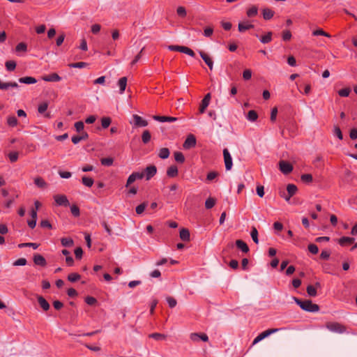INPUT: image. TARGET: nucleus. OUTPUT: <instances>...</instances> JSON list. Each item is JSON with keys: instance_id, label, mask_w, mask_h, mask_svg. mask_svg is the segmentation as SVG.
<instances>
[{"instance_id": "f257e3e1", "label": "nucleus", "mask_w": 357, "mask_h": 357, "mask_svg": "<svg viewBox=\"0 0 357 357\" xmlns=\"http://www.w3.org/2000/svg\"><path fill=\"white\" fill-rule=\"evenodd\" d=\"M168 49L171 51H178L183 53H185L190 56L194 57L195 54V52L190 48L185 46H179V45H169L168 46Z\"/></svg>"}, {"instance_id": "f03ea898", "label": "nucleus", "mask_w": 357, "mask_h": 357, "mask_svg": "<svg viewBox=\"0 0 357 357\" xmlns=\"http://www.w3.org/2000/svg\"><path fill=\"white\" fill-rule=\"evenodd\" d=\"M279 328H271L266 330L261 333H260L258 336H257L255 340H253L252 345L256 344L259 342L261 341L264 338L268 337L270 335L278 331Z\"/></svg>"}, {"instance_id": "7ed1b4c3", "label": "nucleus", "mask_w": 357, "mask_h": 357, "mask_svg": "<svg viewBox=\"0 0 357 357\" xmlns=\"http://www.w3.org/2000/svg\"><path fill=\"white\" fill-rule=\"evenodd\" d=\"M327 328L333 332L337 333H342L345 331V327L339 323L330 322L326 325Z\"/></svg>"}, {"instance_id": "20e7f679", "label": "nucleus", "mask_w": 357, "mask_h": 357, "mask_svg": "<svg viewBox=\"0 0 357 357\" xmlns=\"http://www.w3.org/2000/svg\"><path fill=\"white\" fill-rule=\"evenodd\" d=\"M224 162L227 170H230L232 168L233 162L231 156L227 149L223 150Z\"/></svg>"}, {"instance_id": "39448f33", "label": "nucleus", "mask_w": 357, "mask_h": 357, "mask_svg": "<svg viewBox=\"0 0 357 357\" xmlns=\"http://www.w3.org/2000/svg\"><path fill=\"white\" fill-rule=\"evenodd\" d=\"M279 168L280 170L284 174H289L293 170L292 165L289 162L284 160H280L279 162Z\"/></svg>"}, {"instance_id": "423d86ee", "label": "nucleus", "mask_w": 357, "mask_h": 357, "mask_svg": "<svg viewBox=\"0 0 357 357\" xmlns=\"http://www.w3.org/2000/svg\"><path fill=\"white\" fill-rule=\"evenodd\" d=\"M130 123H133L137 127H145L148 125V122L137 114L132 115Z\"/></svg>"}, {"instance_id": "0eeeda50", "label": "nucleus", "mask_w": 357, "mask_h": 357, "mask_svg": "<svg viewBox=\"0 0 357 357\" xmlns=\"http://www.w3.org/2000/svg\"><path fill=\"white\" fill-rule=\"evenodd\" d=\"M303 310L307 312H315L319 311V307L318 305L312 303L311 301L305 300V303Z\"/></svg>"}, {"instance_id": "6e6552de", "label": "nucleus", "mask_w": 357, "mask_h": 357, "mask_svg": "<svg viewBox=\"0 0 357 357\" xmlns=\"http://www.w3.org/2000/svg\"><path fill=\"white\" fill-rule=\"evenodd\" d=\"M157 172V168L155 165L148 166L143 172L146 179L148 181L151 179Z\"/></svg>"}, {"instance_id": "1a4fd4ad", "label": "nucleus", "mask_w": 357, "mask_h": 357, "mask_svg": "<svg viewBox=\"0 0 357 357\" xmlns=\"http://www.w3.org/2000/svg\"><path fill=\"white\" fill-rule=\"evenodd\" d=\"M54 199L57 205L59 206H68L69 202L66 196L63 195H56L54 196Z\"/></svg>"}, {"instance_id": "9d476101", "label": "nucleus", "mask_w": 357, "mask_h": 357, "mask_svg": "<svg viewBox=\"0 0 357 357\" xmlns=\"http://www.w3.org/2000/svg\"><path fill=\"white\" fill-rule=\"evenodd\" d=\"M196 145V139L194 135H190L188 136L187 139H185L183 147L186 149H190L192 147H194Z\"/></svg>"}, {"instance_id": "9b49d317", "label": "nucleus", "mask_w": 357, "mask_h": 357, "mask_svg": "<svg viewBox=\"0 0 357 357\" xmlns=\"http://www.w3.org/2000/svg\"><path fill=\"white\" fill-rule=\"evenodd\" d=\"M199 53L202 59L206 63V64L208 66V68L211 70H212L213 68V62L211 58L207 54H206L204 52H203L202 50H199Z\"/></svg>"}, {"instance_id": "f8f14e48", "label": "nucleus", "mask_w": 357, "mask_h": 357, "mask_svg": "<svg viewBox=\"0 0 357 357\" xmlns=\"http://www.w3.org/2000/svg\"><path fill=\"white\" fill-rule=\"evenodd\" d=\"M153 119L160 122H174L177 120L176 117L165 116H153Z\"/></svg>"}, {"instance_id": "ddd939ff", "label": "nucleus", "mask_w": 357, "mask_h": 357, "mask_svg": "<svg viewBox=\"0 0 357 357\" xmlns=\"http://www.w3.org/2000/svg\"><path fill=\"white\" fill-rule=\"evenodd\" d=\"M236 245L238 248L241 250L243 252L247 253L249 252V248L248 245L242 240H237L236 241Z\"/></svg>"}, {"instance_id": "4468645a", "label": "nucleus", "mask_w": 357, "mask_h": 357, "mask_svg": "<svg viewBox=\"0 0 357 357\" xmlns=\"http://www.w3.org/2000/svg\"><path fill=\"white\" fill-rule=\"evenodd\" d=\"M167 174L169 177H175L178 175V169L176 166L172 165L170 166L167 171Z\"/></svg>"}, {"instance_id": "2eb2a0df", "label": "nucleus", "mask_w": 357, "mask_h": 357, "mask_svg": "<svg viewBox=\"0 0 357 357\" xmlns=\"http://www.w3.org/2000/svg\"><path fill=\"white\" fill-rule=\"evenodd\" d=\"M119 86L120 88V93H123L126 88L127 78L126 77H121L118 82Z\"/></svg>"}, {"instance_id": "dca6fc26", "label": "nucleus", "mask_w": 357, "mask_h": 357, "mask_svg": "<svg viewBox=\"0 0 357 357\" xmlns=\"http://www.w3.org/2000/svg\"><path fill=\"white\" fill-rule=\"evenodd\" d=\"M61 243L63 247H68V248H70V247L73 246V245H74V241L70 238H62L61 239Z\"/></svg>"}, {"instance_id": "f3484780", "label": "nucleus", "mask_w": 357, "mask_h": 357, "mask_svg": "<svg viewBox=\"0 0 357 357\" xmlns=\"http://www.w3.org/2000/svg\"><path fill=\"white\" fill-rule=\"evenodd\" d=\"M61 79V77L56 73L46 75V82H59Z\"/></svg>"}, {"instance_id": "a211bd4d", "label": "nucleus", "mask_w": 357, "mask_h": 357, "mask_svg": "<svg viewBox=\"0 0 357 357\" xmlns=\"http://www.w3.org/2000/svg\"><path fill=\"white\" fill-rule=\"evenodd\" d=\"M254 25L245 22H240L238 24V31L240 32H243L249 29L253 28Z\"/></svg>"}, {"instance_id": "6ab92c4d", "label": "nucleus", "mask_w": 357, "mask_h": 357, "mask_svg": "<svg viewBox=\"0 0 357 357\" xmlns=\"http://www.w3.org/2000/svg\"><path fill=\"white\" fill-rule=\"evenodd\" d=\"M19 82L20 83L30 84H34L36 82V79L34 77H21L19 79Z\"/></svg>"}, {"instance_id": "aec40b11", "label": "nucleus", "mask_w": 357, "mask_h": 357, "mask_svg": "<svg viewBox=\"0 0 357 357\" xmlns=\"http://www.w3.org/2000/svg\"><path fill=\"white\" fill-rule=\"evenodd\" d=\"M180 238L185 241H188L190 240V232L187 229H182L180 231Z\"/></svg>"}, {"instance_id": "412c9836", "label": "nucleus", "mask_w": 357, "mask_h": 357, "mask_svg": "<svg viewBox=\"0 0 357 357\" xmlns=\"http://www.w3.org/2000/svg\"><path fill=\"white\" fill-rule=\"evenodd\" d=\"M33 261L36 265H45V258L40 255H35L33 256Z\"/></svg>"}, {"instance_id": "4be33fe9", "label": "nucleus", "mask_w": 357, "mask_h": 357, "mask_svg": "<svg viewBox=\"0 0 357 357\" xmlns=\"http://www.w3.org/2000/svg\"><path fill=\"white\" fill-rule=\"evenodd\" d=\"M149 337L153 338L155 340H164L166 339L167 336L165 334L154 333H151L149 335Z\"/></svg>"}, {"instance_id": "5701e85b", "label": "nucleus", "mask_w": 357, "mask_h": 357, "mask_svg": "<svg viewBox=\"0 0 357 357\" xmlns=\"http://www.w3.org/2000/svg\"><path fill=\"white\" fill-rule=\"evenodd\" d=\"M274 15V12L269 8H264L263 10V17L265 20H270Z\"/></svg>"}, {"instance_id": "b1692460", "label": "nucleus", "mask_w": 357, "mask_h": 357, "mask_svg": "<svg viewBox=\"0 0 357 357\" xmlns=\"http://www.w3.org/2000/svg\"><path fill=\"white\" fill-rule=\"evenodd\" d=\"M272 40V32L269 31L266 35L263 36L260 38V41L264 43H268Z\"/></svg>"}, {"instance_id": "393cba45", "label": "nucleus", "mask_w": 357, "mask_h": 357, "mask_svg": "<svg viewBox=\"0 0 357 357\" xmlns=\"http://www.w3.org/2000/svg\"><path fill=\"white\" fill-rule=\"evenodd\" d=\"M297 187L294 184H288L287 186V190L288 195L293 196L297 192Z\"/></svg>"}, {"instance_id": "a878e982", "label": "nucleus", "mask_w": 357, "mask_h": 357, "mask_svg": "<svg viewBox=\"0 0 357 357\" xmlns=\"http://www.w3.org/2000/svg\"><path fill=\"white\" fill-rule=\"evenodd\" d=\"M169 151L168 149L167 148H162L160 150V152H159V154H158V156L162 158V159H166L169 157Z\"/></svg>"}, {"instance_id": "bb28decb", "label": "nucleus", "mask_w": 357, "mask_h": 357, "mask_svg": "<svg viewBox=\"0 0 357 357\" xmlns=\"http://www.w3.org/2000/svg\"><path fill=\"white\" fill-rule=\"evenodd\" d=\"M354 241V238L351 237H342L339 240V243L341 245H344L345 244H351Z\"/></svg>"}, {"instance_id": "cd10ccee", "label": "nucleus", "mask_w": 357, "mask_h": 357, "mask_svg": "<svg viewBox=\"0 0 357 357\" xmlns=\"http://www.w3.org/2000/svg\"><path fill=\"white\" fill-rule=\"evenodd\" d=\"M250 236H251L253 241L257 244L259 243V239H258V231H257V229H256V227H252Z\"/></svg>"}, {"instance_id": "c85d7f7f", "label": "nucleus", "mask_w": 357, "mask_h": 357, "mask_svg": "<svg viewBox=\"0 0 357 357\" xmlns=\"http://www.w3.org/2000/svg\"><path fill=\"white\" fill-rule=\"evenodd\" d=\"M215 204V199L213 197H209L206 200L205 207L207 209L213 208Z\"/></svg>"}, {"instance_id": "c756f323", "label": "nucleus", "mask_w": 357, "mask_h": 357, "mask_svg": "<svg viewBox=\"0 0 357 357\" xmlns=\"http://www.w3.org/2000/svg\"><path fill=\"white\" fill-rule=\"evenodd\" d=\"M8 126L15 127L17 124V119L15 116H9L7 119Z\"/></svg>"}, {"instance_id": "7c9ffc66", "label": "nucleus", "mask_w": 357, "mask_h": 357, "mask_svg": "<svg viewBox=\"0 0 357 357\" xmlns=\"http://www.w3.org/2000/svg\"><path fill=\"white\" fill-rule=\"evenodd\" d=\"M258 115L257 112L254 110H250L248 112L247 115V119L250 121H255L257 120Z\"/></svg>"}, {"instance_id": "2f4dec72", "label": "nucleus", "mask_w": 357, "mask_h": 357, "mask_svg": "<svg viewBox=\"0 0 357 357\" xmlns=\"http://www.w3.org/2000/svg\"><path fill=\"white\" fill-rule=\"evenodd\" d=\"M142 142L144 144L148 143L151 139V133L149 130H146L143 132L142 136Z\"/></svg>"}, {"instance_id": "473e14b6", "label": "nucleus", "mask_w": 357, "mask_h": 357, "mask_svg": "<svg viewBox=\"0 0 357 357\" xmlns=\"http://www.w3.org/2000/svg\"><path fill=\"white\" fill-rule=\"evenodd\" d=\"M258 9L256 6H252L247 10V15L248 17H252L257 15Z\"/></svg>"}, {"instance_id": "72a5a7b5", "label": "nucleus", "mask_w": 357, "mask_h": 357, "mask_svg": "<svg viewBox=\"0 0 357 357\" xmlns=\"http://www.w3.org/2000/svg\"><path fill=\"white\" fill-rule=\"evenodd\" d=\"M18 247L20 248H25V247H29V248L31 247L33 249L36 250L38 248V244L34 243H24L19 244Z\"/></svg>"}, {"instance_id": "f704fd0d", "label": "nucleus", "mask_w": 357, "mask_h": 357, "mask_svg": "<svg viewBox=\"0 0 357 357\" xmlns=\"http://www.w3.org/2000/svg\"><path fill=\"white\" fill-rule=\"evenodd\" d=\"M301 181L306 183H310L312 181V176L310 174H305L301 176Z\"/></svg>"}, {"instance_id": "c9c22d12", "label": "nucleus", "mask_w": 357, "mask_h": 357, "mask_svg": "<svg viewBox=\"0 0 357 357\" xmlns=\"http://www.w3.org/2000/svg\"><path fill=\"white\" fill-rule=\"evenodd\" d=\"M307 293L310 296L314 297L317 296V290L314 286L308 285L307 287Z\"/></svg>"}, {"instance_id": "e433bc0d", "label": "nucleus", "mask_w": 357, "mask_h": 357, "mask_svg": "<svg viewBox=\"0 0 357 357\" xmlns=\"http://www.w3.org/2000/svg\"><path fill=\"white\" fill-rule=\"evenodd\" d=\"M82 183L88 187H91L93 184V180L85 176L82 177Z\"/></svg>"}, {"instance_id": "4c0bfd02", "label": "nucleus", "mask_w": 357, "mask_h": 357, "mask_svg": "<svg viewBox=\"0 0 357 357\" xmlns=\"http://www.w3.org/2000/svg\"><path fill=\"white\" fill-rule=\"evenodd\" d=\"M6 67L8 71H13L15 69L16 63L14 61H8L6 62Z\"/></svg>"}, {"instance_id": "58836bf2", "label": "nucleus", "mask_w": 357, "mask_h": 357, "mask_svg": "<svg viewBox=\"0 0 357 357\" xmlns=\"http://www.w3.org/2000/svg\"><path fill=\"white\" fill-rule=\"evenodd\" d=\"M174 158L176 162H181V163H183L185 160L184 155L181 152H175L174 153Z\"/></svg>"}, {"instance_id": "ea45409f", "label": "nucleus", "mask_w": 357, "mask_h": 357, "mask_svg": "<svg viewBox=\"0 0 357 357\" xmlns=\"http://www.w3.org/2000/svg\"><path fill=\"white\" fill-rule=\"evenodd\" d=\"M80 277L81 276L79 274L76 273H73L68 275V279L69 281L74 282L77 281L80 278Z\"/></svg>"}, {"instance_id": "a19ab883", "label": "nucleus", "mask_w": 357, "mask_h": 357, "mask_svg": "<svg viewBox=\"0 0 357 357\" xmlns=\"http://www.w3.org/2000/svg\"><path fill=\"white\" fill-rule=\"evenodd\" d=\"M113 158H105L101 159V164L104 166H111L113 164Z\"/></svg>"}, {"instance_id": "79ce46f5", "label": "nucleus", "mask_w": 357, "mask_h": 357, "mask_svg": "<svg viewBox=\"0 0 357 357\" xmlns=\"http://www.w3.org/2000/svg\"><path fill=\"white\" fill-rule=\"evenodd\" d=\"M312 34L314 36H326V37H328V38L331 37V35L329 33L325 32L324 31H323L321 29H317V30L313 31Z\"/></svg>"}, {"instance_id": "37998d69", "label": "nucleus", "mask_w": 357, "mask_h": 357, "mask_svg": "<svg viewBox=\"0 0 357 357\" xmlns=\"http://www.w3.org/2000/svg\"><path fill=\"white\" fill-rule=\"evenodd\" d=\"M333 133L340 139L342 140L343 139V135H342V131H341L340 128L337 126H334Z\"/></svg>"}, {"instance_id": "c03bdc74", "label": "nucleus", "mask_w": 357, "mask_h": 357, "mask_svg": "<svg viewBox=\"0 0 357 357\" xmlns=\"http://www.w3.org/2000/svg\"><path fill=\"white\" fill-rule=\"evenodd\" d=\"M351 92V89L349 88H344L342 89H340L338 91V94L342 97H347Z\"/></svg>"}, {"instance_id": "a18cd8bd", "label": "nucleus", "mask_w": 357, "mask_h": 357, "mask_svg": "<svg viewBox=\"0 0 357 357\" xmlns=\"http://www.w3.org/2000/svg\"><path fill=\"white\" fill-rule=\"evenodd\" d=\"M27 49L26 45L24 43H20L15 47L16 52H26Z\"/></svg>"}, {"instance_id": "49530a36", "label": "nucleus", "mask_w": 357, "mask_h": 357, "mask_svg": "<svg viewBox=\"0 0 357 357\" xmlns=\"http://www.w3.org/2000/svg\"><path fill=\"white\" fill-rule=\"evenodd\" d=\"M75 128L77 132H82L84 128V123L82 121H77L75 123Z\"/></svg>"}, {"instance_id": "de8ad7c7", "label": "nucleus", "mask_w": 357, "mask_h": 357, "mask_svg": "<svg viewBox=\"0 0 357 357\" xmlns=\"http://www.w3.org/2000/svg\"><path fill=\"white\" fill-rule=\"evenodd\" d=\"M111 123V119L109 117H104L102 119V126L104 128H107Z\"/></svg>"}, {"instance_id": "09e8293b", "label": "nucleus", "mask_w": 357, "mask_h": 357, "mask_svg": "<svg viewBox=\"0 0 357 357\" xmlns=\"http://www.w3.org/2000/svg\"><path fill=\"white\" fill-rule=\"evenodd\" d=\"M166 299L170 307H174L176 305L177 302L173 297L167 296Z\"/></svg>"}, {"instance_id": "8fccbe9b", "label": "nucleus", "mask_w": 357, "mask_h": 357, "mask_svg": "<svg viewBox=\"0 0 357 357\" xmlns=\"http://www.w3.org/2000/svg\"><path fill=\"white\" fill-rule=\"evenodd\" d=\"M308 250L312 254H317L319 252L318 247L315 244H310L308 245Z\"/></svg>"}, {"instance_id": "3c124183", "label": "nucleus", "mask_w": 357, "mask_h": 357, "mask_svg": "<svg viewBox=\"0 0 357 357\" xmlns=\"http://www.w3.org/2000/svg\"><path fill=\"white\" fill-rule=\"evenodd\" d=\"M8 158L11 162H14L18 159V153L17 152H11L8 154Z\"/></svg>"}, {"instance_id": "603ef678", "label": "nucleus", "mask_w": 357, "mask_h": 357, "mask_svg": "<svg viewBox=\"0 0 357 357\" xmlns=\"http://www.w3.org/2000/svg\"><path fill=\"white\" fill-rule=\"evenodd\" d=\"M87 65L88 64L84 62H78V63H71V64H70V66L72 68H84V67L87 66Z\"/></svg>"}, {"instance_id": "864d4df0", "label": "nucleus", "mask_w": 357, "mask_h": 357, "mask_svg": "<svg viewBox=\"0 0 357 357\" xmlns=\"http://www.w3.org/2000/svg\"><path fill=\"white\" fill-rule=\"evenodd\" d=\"M209 103L206 101L202 100V102L199 106V112L204 113L206 109V107L208 106Z\"/></svg>"}, {"instance_id": "5fc2aeb1", "label": "nucleus", "mask_w": 357, "mask_h": 357, "mask_svg": "<svg viewBox=\"0 0 357 357\" xmlns=\"http://www.w3.org/2000/svg\"><path fill=\"white\" fill-rule=\"evenodd\" d=\"M26 264V259L24 258H20L15 261L13 263L14 266H24Z\"/></svg>"}, {"instance_id": "6e6d98bb", "label": "nucleus", "mask_w": 357, "mask_h": 357, "mask_svg": "<svg viewBox=\"0 0 357 357\" xmlns=\"http://www.w3.org/2000/svg\"><path fill=\"white\" fill-rule=\"evenodd\" d=\"M70 211H71L72 214L74 216L77 217V216L79 215V208L77 206L73 205L70 207Z\"/></svg>"}, {"instance_id": "4d7b16f0", "label": "nucleus", "mask_w": 357, "mask_h": 357, "mask_svg": "<svg viewBox=\"0 0 357 357\" xmlns=\"http://www.w3.org/2000/svg\"><path fill=\"white\" fill-rule=\"evenodd\" d=\"M146 206V203H143L142 204H139V206H137L136 208V213L137 214H141L144 212L145 208Z\"/></svg>"}, {"instance_id": "13d9d810", "label": "nucleus", "mask_w": 357, "mask_h": 357, "mask_svg": "<svg viewBox=\"0 0 357 357\" xmlns=\"http://www.w3.org/2000/svg\"><path fill=\"white\" fill-rule=\"evenodd\" d=\"M243 77L245 80L250 79L252 77V71L250 69H246L243 71Z\"/></svg>"}, {"instance_id": "bf43d9fd", "label": "nucleus", "mask_w": 357, "mask_h": 357, "mask_svg": "<svg viewBox=\"0 0 357 357\" xmlns=\"http://www.w3.org/2000/svg\"><path fill=\"white\" fill-rule=\"evenodd\" d=\"M135 181H136V178H135L134 174L132 173L129 176V177L127 180L126 187H128L130 185H131Z\"/></svg>"}, {"instance_id": "052dcab7", "label": "nucleus", "mask_w": 357, "mask_h": 357, "mask_svg": "<svg viewBox=\"0 0 357 357\" xmlns=\"http://www.w3.org/2000/svg\"><path fill=\"white\" fill-rule=\"evenodd\" d=\"M85 301L88 305H93L97 302L96 299L91 296H87L85 299Z\"/></svg>"}, {"instance_id": "680f3d73", "label": "nucleus", "mask_w": 357, "mask_h": 357, "mask_svg": "<svg viewBox=\"0 0 357 357\" xmlns=\"http://www.w3.org/2000/svg\"><path fill=\"white\" fill-rule=\"evenodd\" d=\"M59 176L63 178H69L71 176V173L70 172H59Z\"/></svg>"}, {"instance_id": "e2e57ef3", "label": "nucleus", "mask_w": 357, "mask_h": 357, "mask_svg": "<svg viewBox=\"0 0 357 357\" xmlns=\"http://www.w3.org/2000/svg\"><path fill=\"white\" fill-rule=\"evenodd\" d=\"M277 114H278V109L277 107H273L271 110V121H275V119H276V116H277Z\"/></svg>"}, {"instance_id": "0e129e2a", "label": "nucleus", "mask_w": 357, "mask_h": 357, "mask_svg": "<svg viewBox=\"0 0 357 357\" xmlns=\"http://www.w3.org/2000/svg\"><path fill=\"white\" fill-rule=\"evenodd\" d=\"M218 175V173L216 172H211L207 175V180L212 181Z\"/></svg>"}, {"instance_id": "69168bd1", "label": "nucleus", "mask_w": 357, "mask_h": 357, "mask_svg": "<svg viewBox=\"0 0 357 357\" xmlns=\"http://www.w3.org/2000/svg\"><path fill=\"white\" fill-rule=\"evenodd\" d=\"M83 251L81 248H77L75 250V255L77 259H80L82 256Z\"/></svg>"}, {"instance_id": "338daca9", "label": "nucleus", "mask_w": 357, "mask_h": 357, "mask_svg": "<svg viewBox=\"0 0 357 357\" xmlns=\"http://www.w3.org/2000/svg\"><path fill=\"white\" fill-rule=\"evenodd\" d=\"M257 193L260 197H262L264 195V186L257 185Z\"/></svg>"}, {"instance_id": "774afa93", "label": "nucleus", "mask_w": 357, "mask_h": 357, "mask_svg": "<svg viewBox=\"0 0 357 357\" xmlns=\"http://www.w3.org/2000/svg\"><path fill=\"white\" fill-rule=\"evenodd\" d=\"M350 137L352 139H356L357 138V128H353L351 130Z\"/></svg>"}]
</instances>
